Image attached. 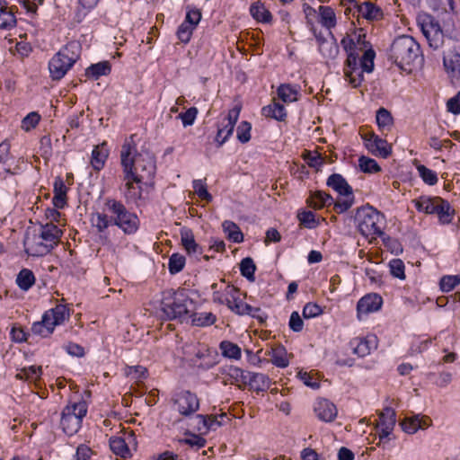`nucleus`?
Instances as JSON below:
<instances>
[{"label": "nucleus", "mask_w": 460, "mask_h": 460, "mask_svg": "<svg viewBox=\"0 0 460 460\" xmlns=\"http://www.w3.org/2000/svg\"><path fill=\"white\" fill-rule=\"evenodd\" d=\"M357 12L358 16L368 21H378L383 17L382 9L369 1L358 4L357 6Z\"/></svg>", "instance_id": "24"}, {"label": "nucleus", "mask_w": 460, "mask_h": 460, "mask_svg": "<svg viewBox=\"0 0 460 460\" xmlns=\"http://www.w3.org/2000/svg\"><path fill=\"white\" fill-rule=\"evenodd\" d=\"M188 319L191 320L194 326L207 327L214 324L217 321V316L211 312H196L193 311L188 315Z\"/></svg>", "instance_id": "32"}, {"label": "nucleus", "mask_w": 460, "mask_h": 460, "mask_svg": "<svg viewBox=\"0 0 460 460\" xmlns=\"http://www.w3.org/2000/svg\"><path fill=\"white\" fill-rule=\"evenodd\" d=\"M417 170H418V172H419L420 178L426 184H428L429 186H433V185L437 184L438 178V174L435 171H433L422 164L419 165L417 167Z\"/></svg>", "instance_id": "52"}, {"label": "nucleus", "mask_w": 460, "mask_h": 460, "mask_svg": "<svg viewBox=\"0 0 460 460\" xmlns=\"http://www.w3.org/2000/svg\"><path fill=\"white\" fill-rule=\"evenodd\" d=\"M365 146L367 150L374 155L386 158L392 152V147L385 139L379 137L372 133L364 137Z\"/></svg>", "instance_id": "15"}, {"label": "nucleus", "mask_w": 460, "mask_h": 460, "mask_svg": "<svg viewBox=\"0 0 460 460\" xmlns=\"http://www.w3.org/2000/svg\"><path fill=\"white\" fill-rule=\"evenodd\" d=\"M217 284L214 283L211 286V288L213 289V296L212 299L215 303H217L219 305H227L230 304L232 299L239 294V289L232 285H226L225 286L224 289L217 290Z\"/></svg>", "instance_id": "21"}, {"label": "nucleus", "mask_w": 460, "mask_h": 460, "mask_svg": "<svg viewBox=\"0 0 460 460\" xmlns=\"http://www.w3.org/2000/svg\"><path fill=\"white\" fill-rule=\"evenodd\" d=\"M430 419L426 416L414 415L406 417L402 422V430L408 434H414L419 429H424L430 425Z\"/></svg>", "instance_id": "19"}, {"label": "nucleus", "mask_w": 460, "mask_h": 460, "mask_svg": "<svg viewBox=\"0 0 460 460\" xmlns=\"http://www.w3.org/2000/svg\"><path fill=\"white\" fill-rule=\"evenodd\" d=\"M218 377L224 385H234L240 386V383H247L246 373L233 365H226L219 367Z\"/></svg>", "instance_id": "13"}, {"label": "nucleus", "mask_w": 460, "mask_h": 460, "mask_svg": "<svg viewBox=\"0 0 460 460\" xmlns=\"http://www.w3.org/2000/svg\"><path fill=\"white\" fill-rule=\"evenodd\" d=\"M198 115V109L190 107L186 111L180 113L179 118L181 119L184 127L191 126L194 124Z\"/></svg>", "instance_id": "64"}, {"label": "nucleus", "mask_w": 460, "mask_h": 460, "mask_svg": "<svg viewBox=\"0 0 460 460\" xmlns=\"http://www.w3.org/2000/svg\"><path fill=\"white\" fill-rule=\"evenodd\" d=\"M87 411L88 405L84 400L69 402L61 411L60 428L63 432L70 437L76 434L82 427Z\"/></svg>", "instance_id": "7"}, {"label": "nucleus", "mask_w": 460, "mask_h": 460, "mask_svg": "<svg viewBox=\"0 0 460 460\" xmlns=\"http://www.w3.org/2000/svg\"><path fill=\"white\" fill-rule=\"evenodd\" d=\"M319 12V22L321 25L328 30H332L337 24L336 15L334 10L328 5H320L318 8Z\"/></svg>", "instance_id": "33"}, {"label": "nucleus", "mask_w": 460, "mask_h": 460, "mask_svg": "<svg viewBox=\"0 0 460 460\" xmlns=\"http://www.w3.org/2000/svg\"><path fill=\"white\" fill-rule=\"evenodd\" d=\"M376 120L378 128L382 133L391 130V128L393 127L394 119H393L391 113L386 109L380 108L377 110L376 115Z\"/></svg>", "instance_id": "38"}, {"label": "nucleus", "mask_w": 460, "mask_h": 460, "mask_svg": "<svg viewBox=\"0 0 460 460\" xmlns=\"http://www.w3.org/2000/svg\"><path fill=\"white\" fill-rule=\"evenodd\" d=\"M279 98L284 102H293L297 100L298 87L290 84H282L278 90Z\"/></svg>", "instance_id": "37"}, {"label": "nucleus", "mask_w": 460, "mask_h": 460, "mask_svg": "<svg viewBox=\"0 0 460 460\" xmlns=\"http://www.w3.org/2000/svg\"><path fill=\"white\" fill-rule=\"evenodd\" d=\"M247 382L251 389L257 393L265 392L270 386V379L262 373L247 372Z\"/></svg>", "instance_id": "25"}, {"label": "nucleus", "mask_w": 460, "mask_h": 460, "mask_svg": "<svg viewBox=\"0 0 460 460\" xmlns=\"http://www.w3.org/2000/svg\"><path fill=\"white\" fill-rule=\"evenodd\" d=\"M297 218L305 228L314 229L319 226V220L316 219L314 213L310 210L299 212Z\"/></svg>", "instance_id": "50"}, {"label": "nucleus", "mask_w": 460, "mask_h": 460, "mask_svg": "<svg viewBox=\"0 0 460 460\" xmlns=\"http://www.w3.org/2000/svg\"><path fill=\"white\" fill-rule=\"evenodd\" d=\"M256 266L252 258L246 257L241 261L240 271L243 277L246 278L250 281H254Z\"/></svg>", "instance_id": "49"}, {"label": "nucleus", "mask_w": 460, "mask_h": 460, "mask_svg": "<svg viewBox=\"0 0 460 460\" xmlns=\"http://www.w3.org/2000/svg\"><path fill=\"white\" fill-rule=\"evenodd\" d=\"M250 13L253 19L259 22L270 23L272 21L271 13L266 8L264 4L257 1L251 4Z\"/></svg>", "instance_id": "31"}, {"label": "nucleus", "mask_w": 460, "mask_h": 460, "mask_svg": "<svg viewBox=\"0 0 460 460\" xmlns=\"http://www.w3.org/2000/svg\"><path fill=\"white\" fill-rule=\"evenodd\" d=\"M376 53L372 49L364 51L362 57L358 59V66L363 72L371 73L374 69V59Z\"/></svg>", "instance_id": "48"}, {"label": "nucleus", "mask_w": 460, "mask_h": 460, "mask_svg": "<svg viewBox=\"0 0 460 460\" xmlns=\"http://www.w3.org/2000/svg\"><path fill=\"white\" fill-rule=\"evenodd\" d=\"M40 120V116L38 112L32 111L26 115L22 121V128L25 131H29L35 128Z\"/></svg>", "instance_id": "63"}, {"label": "nucleus", "mask_w": 460, "mask_h": 460, "mask_svg": "<svg viewBox=\"0 0 460 460\" xmlns=\"http://www.w3.org/2000/svg\"><path fill=\"white\" fill-rule=\"evenodd\" d=\"M261 114L266 118H271L278 121H284L287 118V111L284 105L274 102L261 109Z\"/></svg>", "instance_id": "34"}, {"label": "nucleus", "mask_w": 460, "mask_h": 460, "mask_svg": "<svg viewBox=\"0 0 460 460\" xmlns=\"http://www.w3.org/2000/svg\"><path fill=\"white\" fill-rule=\"evenodd\" d=\"M341 45L347 53V60L345 64L349 65V58H354L356 64H358V59L361 58L359 55L363 52V48L356 46L353 40L350 38H342Z\"/></svg>", "instance_id": "36"}, {"label": "nucleus", "mask_w": 460, "mask_h": 460, "mask_svg": "<svg viewBox=\"0 0 460 460\" xmlns=\"http://www.w3.org/2000/svg\"><path fill=\"white\" fill-rule=\"evenodd\" d=\"M206 439L199 435L186 433V438L181 440V443L186 444L192 448L200 449L206 446Z\"/></svg>", "instance_id": "60"}, {"label": "nucleus", "mask_w": 460, "mask_h": 460, "mask_svg": "<svg viewBox=\"0 0 460 460\" xmlns=\"http://www.w3.org/2000/svg\"><path fill=\"white\" fill-rule=\"evenodd\" d=\"M122 172L137 183L153 185L156 165L155 157L149 153H138L134 136L126 138L120 150Z\"/></svg>", "instance_id": "2"}, {"label": "nucleus", "mask_w": 460, "mask_h": 460, "mask_svg": "<svg viewBox=\"0 0 460 460\" xmlns=\"http://www.w3.org/2000/svg\"><path fill=\"white\" fill-rule=\"evenodd\" d=\"M110 150L107 142H102L93 147L91 155V165L96 172H100L105 165L109 157Z\"/></svg>", "instance_id": "20"}, {"label": "nucleus", "mask_w": 460, "mask_h": 460, "mask_svg": "<svg viewBox=\"0 0 460 460\" xmlns=\"http://www.w3.org/2000/svg\"><path fill=\"white\" fill-rule=\"evenodd\" d=\"M233 313L238 315H251L255 316L254 311H261L259 307H252L249 304L243 302L240 297L239 294L236 295L234 299L226 305Z\"/></svg>", "instance_id": "29"}, {"label": "nucleus", "mask_w": 460, "mask_h": 460, "mask_svg": "<svg viewBox=\"0 0 460 460\" xmlns=\"http://www.w3.org/2000/svg\"><path fill=\"white\" fill-rule=\"evenodd\" d=\"M91 222L99 233L115 226L125 234H134L140 226L137 214L128 209L122 201L113 198L105 199L102 211L93 213Z\"/></svg>", "instance_id": "1"}, {"label": "nucleus", "mask_w": 460, "mask_h": 460, "mask_svg": "<svg viewBox=\"0 0 460 460\" xmlns=\"http://www.w3.org/2000/svg\"><path fill=\"white\" fill-rule=\"evenodd\" d=\"M177 411L184 417H190L199 409V399L197 394L184 390L175 394L173 398Z\"/></svg>", "instance_id": "10"}, {"label": "nucleus", "mask_w": 460, "mask_h": 460, "mask_svg": "<svg viewBox=\"0 0 460 460\" xmlns=\"http://www.w3.org/2000/svg\"><path fill=\"white\" fill-rule=\"evenodd\" d=\"M17 21L13 10L0 13V30L9 31L14 28Z\"/></svg>", "instance_id": "51"}, {"label": "nucleus", "mask_w": 460, "mask_h": 460, "mask_svg": "<svg viewBox=\"0 0 460 460\" xmlns=\"http://www.w3.org/2000/svg\"><path fill=\"white\" fill-rule=\"evenodd\" d=\"M110 447L111 451L121 457H128L130 456V450L128 448V444L126 442V439L120 437L111 438H110Z\"/></svg>", "instance_id": "40"}, {"label": "nucleus", "mask_w": 460, "mask_h": 460, "mask_svg": "<svg viewBox=\"0 0 460 460\" xmlns=\"http://www.w3.org/2000/svg\"><path fill=\"white\" fill-rule=\"evenodd\" d=\"M349 344L354 354L360 358H364L369 355L373 350L376 349L378 341L375 334H368L365 337L354 338Z\"/></svg>", "instance_id": "14"}, {"label": "nucleus", "mask_w": 460, "mask_h": 460, "mask_svg": "<svg viewBox=\"0 0 460 460\" xmlns=\"http://www.w3.org/2000/svg\"><path fill=\"white\" fill-rule=\"evenodd\" d=\"M270 356V361L274 366L280 368H285L288 366L287 352L283 347L272 349Z\"/></svg>", "instance_id": "44"}, {"label": "nucleus", "mask_w": 460, "mask_h": 460, "mask_svg": "<svg viewBox=\"0 0 460 460\" xmlns=\"http://www.w3.org/2000/svg\"><path fill=\"white\" fill-rule=\"evenodd\" d=\"M458 284H460V276H444L439 282L443 292L452 291Z\"/></svg>", "instance_id": "61"}, {"label": "nucleus", "mask_w": 460, "mask_h": 460, "mask_svg": "<svg viewBox=\"0 0 460 460\" xmlns=\"http://www.w3.org/2000/svg\"><path fill=\"white\" fill-rule=\"evenodd\" d=\"M355 221L359 233L364 236H381L384 234V216L373 207L365 206L358 208Z\"/></svg>", "instance_id": "8"}, {"label": "nucleus", "mask_w": 460, "mask_h": 460, "mask_svg": "<svg viewBox=\"0 0 460 460\" xmlns=\"http://www.w3.org/2000/svg\"><path fill=\"white\" fill-rule=\"evenodd\" d=\"M80 56L81 47L77 42H69L62 47L49 62L51 79H62L77 62Z\"/></svg>", "instance_id": "5"}, {"label": "nucleus", "mask_w": 460, "mask_h": 460, "mask_svg": "<svg viewBox=\"0 0 460 460\" xmlns=\"http://www.w3.org/2000/svg\"><path fill=\"white\" fill-rule=\"evenodd\" d=\"M60 235L61 231L56 225L47 224L46 226H42L40 237L44 241L55 243Z\"/></svg>", "instance_id": "47"}, {"label": "nucleus", "mask_w": 460, "mask_h": 460, "mask_svg": "<svg viewBox=\"0 0 460 460\" xmlns=\"http://www.w3.org/2000/svg\"><path fill=\"white\" fill-rule=\"evenodd\" d=\"M186 264V259L178 252L172 253L168 261V270L172 275L181 272Z\"/></svg>", "instance_id": "43"}, {"label": "nucleus", "mask_w": 460, "mask_h": 460, "mask_svg": "<svg viewBox=\"0 0 460 460\" xmlns=\"http://www.w3.org/2000/svg\"><path fill=\"white\" fill-rule=\"evenodd\" d=\"M383 305V298L376 293H369L362 296L357 304V314L360 319L361 314H368L377 312Z\"/></svg>", "instance_id": "16"}, {"label": "nucleus", "mask_w": 460, "mask_h": 460, "mask_svg": "<svg viewBox=\"0 0 460 460\" xmlns=\"http://www.w3.org/2000/svg\"><path fill=\"white\" fill-rule=\"evenodd\" d=\"M443 64L447 72L453 77L460 75V54L449 50L444 55Z\"/></svg>", "instance_id": "28"}, {"label": "nucleus", "mask_w": 460, "mask_h": 460, "mask_svg": "<svg viewBox=\"0 0 460 460\" xmlns=\"http://www.w3.org/2000/svg\"><path fill=\"white\" fill-rule=\"evenodd\" d=\"M314 410L319 420L324 422H331L337 416L336 406L327 399L317 400Z\"/></svg>", "instance_id": "18"}, {"label": "nucleus", "mask_w": 460, "mask_h": 460, "mask_svg": "<svg viewBox=\"0 0 460 460\" xmlns=\"http://www.w3.org/2000/svg\"><path fill=\"white\" fill-rule=\"evenodd\" d=\"M326 185L340 195L334 204L336 213L342 214L353 206L355 202L353 189L341 174H331L327 179Z\"/></svg>", "instance_id": "9"}, {"label": "nucleus", "mask_w": 460, "mask_h": 460, "mask_svg": "<svg viewBox=\"0 0 460 460\" xmlns=\"http://www.w3.org/2000/svg\"><path fill=\"white\" fill-rule=\"evenodd\" d=\"M421 31L430 48L439 49L444 43V34L438 21L429 17L421 24Z\"/></svg>", "instance_id": "12"}, {"label": "nucleus", "mask_w": 460, "mask_h": 460, "mask_svg": "<svg viewBox=\"0 0 460 460\" xmlns=\"http://www.w3.org/2000/svg\"><path fill=\"white\" fill-rule=\"evenodd\" d=\"M181 243L189 255L202 253V248L196 243L193 232L190 228L181 229Z\"/></svg>", "instance_id": "23"}, {"label": "nucleus", "mask_w": 460, "mask_h": 460, "mask_svg": "<svg viewBox=\"0 0 460 460\" xmlns=\"http://www.w3.org/2000/svg\"><path fill=\"white\" fill-rule=\"evenodd\" d=\"M335 202L336 201L330 194L323 190L311 192L310 197L307 199L309 206L313 207L314 209H321L330 206L334 207Z\"/></svg>", "instance_id": "26"}, {"label": "nucleus", "mask_w": 460, "mask_h": 460, "mask_svg": "<svg viewBox=\"0 0 460 460\" xmlns=\"http://www.w3.org/2000/svg\"><path fill=\"white\" fill-rule=\"evenodd\" d=\"M122 181L124 182L122 190L123 196L127 202L137 204L142 199V194L145 183H137V181L126 177V172H122Z\"/></svg>", "instance_id": "17"}, {"label": "nucleus", "mask_w": 460, "mask_h": 460, "mask_svg": "<svg viewBox=\"0 0 460 460\" xmlns=\"http://www.w3.org/2000/svg\"><path fill=\"white\" fill-rule=\"evenodd\" d=\"M363 73L358 64H356L354 58H349V65L345 64L344 75L352 87L356 88L360 85L364 78Z\"/></svg>", "instance_id": "22"}, {"label": "nucleus", "mask_w": 460, "mask_h": 460, "mask_svg": "<svg viewBox=\"0 0 460 460\" xmlns=\"http://www.w3.org/2000/svg\"><path fill=\"white\" fill-rule=\"evenodd\" d=\"M420 45L411 36L397 37L392 43L389 59L404 71H411L410 66L419 58Z\"/></svg>", "instance_id": "4"}, {"label": "nucleus", "mask_w": 460, "mask_h": 460, "mask_svg": "<svg viewBox=\"0 0 460 460\" xmlns=\"http://www.w3.org/2000/svg\"><path fill=\"white\" fill-rule=\"evenodd\" d=\"M439 198H429V197H420L418 199L413 200L414 207L419 212L426 214H434L436 211L435 208L437 205V199Z\"/></svg>", "instance_id": "41"}, {"label": "nucleus", "mask_w": 460, "mask_h": 460, "mask_svg": "<svg viewBox=\"0 0 460 460\" xmlns=\"http://www.w3.org/2000/svg\"><path fill=\"white\" fill-rule=\"evenodd\" d=\"M42 375V368L40 366H29L22 368L17 377L26 379L30 382H37Z\"/></svg>", "instance_id": "45"}, {"label": "nucleus", "mask_w": 460, "mask_h": 460, "mask_svg": "<svg viewBox=\"0 0 460 460\" xmlns=\"http://www.w3.org/2000/svg\"><path fill=\"white\" fill-rule=\"evenodd\" d=\"M223 231L227 235V238L236 243L243 241V234L239 226L233 221L225 220L222 224Z\"/></svg>", "instance_id": "39"}, {"label": "nucleus", "mask_w": 460, "mask_h": 460, "mask_svg": "<svg viewBox=\"0 0 460 460\" xmlns=\"http://www.w3.org/2000/svg\"><path fill=\"white\" fill-rule=\"evenodd\" d=\"M323 313V308L316 303H307L303 308V316L305 319L317 317Z\"/></svg>", "instance_id": "62"}, {"label": "nucleus", "mask_w": 460, "mask_h": 460, "mask_svg": "<svg viewBox=\"0 0 460 460\" xmlns=\"http://www.w3.org/2000/svg\"><path fill=\"white\" fill-rule=\"evenodd\" d=\"M192 188L198 197L207 202H211L213 199L212 195L208 191L205 180H194L192 181Z\"/></svg>", "instance_id": "53"}, {"label": "nucleus", "mask_w": 460, "mask_h": 460, "mask_svg": "<svg viewBox=\"0 0 460 460\" xmlns=\"http://www.w3.org/2000/svg\"><path fill=\"white\" fill-rule=\"evenodd\" d=\"M390 273L399 279H405V265L401 259H393L389 261Z\"/></svg>", "instance_id": "59"}, {"label": "nucleus", "mask_w": 460, "mask_h": 460, "mask_svg": "<svg viewBox=\"0 0 460 460\" xmlns=\"http://www.w3.org/2000/svg\"><path fill=\"white\" fill-rule=\"evenodd\" d=\"M252 124L246 120L242 121L236 128V137L239 142L245 144L251 139Z\"/></svg>", "instance_id": "54"}, {"label": "nucleus", "mask_w": 460, "mask_h": 460, "mask_svg": "<svg viewBox=\"0 0 460 460\" xmlns=\"http://www.w3.org/2000/svg\"><path fill=\"white\" fill-rule=\"evenodd\" d=\"M222 355L226 358L238 360L241 358V348L229 341H223L219 344Z\"/></svg>", "instance_id": "42"}, {"label": "nucleus", "mask_w": 460, "mask_h": 460, "mask_svg": "<svg viewBox=\"0 0 460 460\" xmlns=\"http://www.w3.org/2000/svg\"><path fill=\"white\" fill-rule=\"evenodd\" d=\"M111 71V66L109 61H101L92 64L85 70V76L89 79L98 80L102 75H108Z\"/></svg>", "instance_id": "30"}, {"label": "nucleus", "mask_w": 460, "mask_h": 460, "mask_svg": "<svg viewBox=\"0 0 460 460\" xmlns=\"http://www.w3.org/2000/svg\"><path fill=\"white\" fill-rule=\"evenodd\" d=\"M314 36L319 45V50L322 53V55L326 58H335V56L338 53V45L336 44V42L330 43L329 50H325V45H329V42L321 34L314 33Z\"/></svg>", "instance_id": "46"}, {"label": "nucleus", "mask_w": 460, "mask_h": 460, "mask_svg": "<svg viewBox=\"0 0 460 460\" xmlns=\"http://www.w3.org/2000/svg\"><path fill=\"white\" fill-rule=\"evenodd\" d=\"M195 29L196 27L183 21L177 30L178 39L183 43H188L190 40Z\"/></svg>", "instance_id": "56"}, {"label": "nucleus", "mask_w": 460, "mask_h": 460, "mask_svg": "<svg viewBox=\"0 0 460 460\" xmlns=\"http://www.w3.org/2000/svg\"><path fill=\"white\" fill-rule=\"evenodd\" d=\"M358 166L362 172L367 173H373L381 171V168L376 161L367 156H361L358 159Z\"/></svg>", "instance_id": "57"}, {"label": "nucleus", "mask_w": 460, "mask_h": 460, "mask_svg": "<svg viewBox=\"0 0 460 460\" xmlns=\"http://www.w3.org/2000/svg\"><path fill=\"white\" fill-rule=\"evenodd\" d=\"M233 132V128L226 125L225 122H222V124L217 128V136L215 137L217 146H223L232 136Z\"/></svg>", "instance_id": "55"}, {"label": "nucleus", "mask_w": 460, "mask_h": 460, "mask_svg": "<svg viewBox=\"0 0 460 460\" xmlns=\"http://www.w3.org/2000/svg\"><path fill=\"white\" fill-rule=\"evenodd\" d=\"M437 205H436V211H434V214H437L438 217V220L443 225L450 224L453 220L454 215H455V209L452 208L450 203L439 198L437 199Z\"/></svg>", "instance_id": "27"}, {"label": "nucleus", "mask_w": 460, "mask_h": 460, "mask_svg": "<svg viewBox=\"0 0 460 460\" xmlns=\"http://www.w3.org/2000/svg\"><path fill=\"white\" fill-rule=\"evenodd\" d=\"M185 9L186 15L184 21L197 28L202 17L200 9L191 4L186 5Z\"/></svg>", "instance_id": "58"}, {"label": "nucleus", "mask_w": 460, "mask_h": 460, "mask_svg": "<svg viewBox=\"0 0 460 460\" xmlns=\"http://www.w3.org/2000/svg\"><path fill=\"white\" fill-rule=\"evenodd\" d=\"M160 307L164 319L179 320L181 323L186 321L188 315L197 309L196 302L184 288L164 291Z\"/></svg>", "instance_id": "3"}, {"label": "nucleus", "mask_w": 460, "mask_h": 460, "mask_svg": "<svg viewBox=\"0 0 460 460\" xmlns=\"http://www.w3.org/2000/svg\"><path fill=\"white\" fill-rule=\"evenodd\" d=\"M69 317V308L66 305H57L44 312L41 320L31 324V331L34 335L47 338L53 333L56 326L63 324Z\"/></svg>", "instance_id": "6"}, {"label": "nucleus", "mask_w": 460, "mask_h": 460, "mask_svg": "<svg viewBox=\"0 0 460 460\" xmlns=\"http://www.w3.org/2000/svg\"><path fill=\"white\" fill-rule=\"evenodd\" d=\"M396 423V413L394 410L386 407L379 414L378 423L376 427L380 442L389 440Z\"/></svg>", "instance_id": "11"}, {"label": "nucleus", "mask_w": 460, "mask_h": 460, "mask_svg": "<svg viewBox=\"0 0 460 460\" xmlns=\"http://www.w3.org/2000/svg\"><path fill=\"white\" fill-rule=\"evenodd\" d=\"M36 278L32 270L22 269L16 276L15 283L22 291H28L35 284Z\"/></svg>", "instance_id": "35"}]
</instances>
